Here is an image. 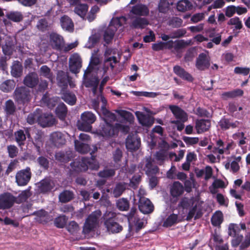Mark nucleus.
<instances>
[{
	"label": "nucleus",
	"instance_id": "1",
	"mask_svg": "<svg viewBox=\"0 0 250 250\" xmlns=\"http://www.w3.org/2000/svg\"><path fill=\"white\" fill-rule=\"evenodd\" d=\"M98 63L99 59L92 57L83 76V85L85 87H92L93 91L95 94L97 86L99 84V78L103 77L109 69L113 70L114 64L117 63V60L116 58L114 56L106 58L101 70L98 69Z\"/></svg>",
	"mask_w": 250,
	"mask_h": 250
},
{
	"label": "nucleus",
	"instance_id": "2",
	"mask_svg": "<svg viewBox=\"0 0 250 250\" xmlns=\"http://www.w3.org/2000/svg\"><path fill=\"white\" fill-rule=\"evenodd\" d=\"M115 112L122 118L121 123H116L114 125L109 123H104L101 130L97 131L96 133L105 138L114 137L117 135L119 131L127 133L129 130V127L127 124H131L134 121L133 115L130 112L124 110H116Z\"/></svg>",
	"mask_w": 250,
	"mask_h": 250
},
{
	"label": "nucleus",
	"instance_id": "3",
	"mask_svg": "<svg viewBox=\"0 0 250 250\" xmlns=\"http://www.w3.org/2000/svg\"><path fill=\"white\" fill-rule=\"evenodd\" d=\"M97 151V147L96 146L93 145L91 147L87 143H81L79 140V153L89 152L91 155L90 158H82L81 161L79 162V171H85L88 168L92 169L98 168V163L93 155Z\"/></svg>",
	"mask_w": 250,
	"mask_h": 250
},
{
	"label": "nucleus",
	"instance_id": "4",
	"mask_svg": "<svg viewBox=\"0 0 250 250\" xmlns=\"http://www.w3.org/2000/svg\"><path fill=\"white\" fill-rule=\"evenodd\" d=\"M126 21V18L124 16L113 18L111 20L104 35V39L106 43H109L112 40L115 31L125 24Z\"/></svg>",
	"mask_w": 250,
	"mask_h": 250
},
{
	"label": "nucleus",
	"instance_id": "5",
	"mask_svg": "<svg viewBox=\"0 0 250 250\" xmlns=\"http://www.w3.org/2000/svg\"><path fill=\"white\" fill-rule=\"evenodd\" d=\"M169 108L176 118V120L171 121V123L177 125V129L181 131L184 128V123L188 119L187 113L182 109L175 105H170Z\"/></svg>",
	"mask_w": 250,
	"mask_h": 250
},
{
	"label": "nucleus",
	"instance_id": "6",
	"mask_svg": "<svg viewBox=\"0 0 250 250\" xmlns=\"http://www.w3.org/2000/svg\"><path fill=\"white\" fill-rule=\"evenodd\" d=\"M116 213L111 211H106L104 215V224L107 230L113 233H118L122 229V227L115 221Z\"/></svg>",
	"mask_w": 250,
	"mask_h": 250
},
{
	"label": "nucleus",
	"instance_id": "7",
	"mask_svg": "<svg viewBox=\"0 0 250 250\" xmlns=\"http://www.w3.org/2000/svg\"><path fill=\"white\" fill-rule=\"evenodd\" d=\"M102 215L100 210H97L89 215L86 220L83 228L84 233H88L98 226L99 219Z\"/></svg>",
	"mask_w": 250,
	"mask_h": 250
},
{
	"label": "nucleus",
	"instance_id": "8",
	"mask_svg": "<svg viewBox=\"0 0 250 250\" xmlns=\"http://www.w3.org/2000/svg\"><path fill=\"white\" fill-rule=\"evenodd\" d=\"M15 99L19 104H24L31 99L30 91L24 86L17 87L14 91Z\"/></svg>",
	"mask_w": 250,
	"mask_h": 250
},
{
	"label": "nucleus",
	"instance_id": "9",
	"mask_svg": "<svg viewBox=\"0 0 250 250\" xmlns=\"http://www.w3.org/2000/svg\"><path fill=\"white\" fill-rule=\"evenodd\" d=\"M140 171H144L148 175L150 176L158 172L159 168L157 166L153 165L152 160L150 157H146L138 165Z\"/></svg>",
	"mask_w": 250,
	"mask_h": 250
},
{
	"label": "nucleus",
	"instance_id": "10",
	"mask_svg": "<svg viewBox=\"0 0 250 250\" xmlns=\"http://www.w3.org/2000/svg\"><path fill=\"white\" fill-rule=\"evenodd\" d=\"M96 116L90 111H85L81 115L83 123L79 125V130L90 132L92 129L91 124L94 123Z\"/></svg>",
	"mask_w": 250,
	"mask_h": 250
},
{
	"label": "nucleus",
	"instance_id": "11",
	"mask_svg": "<svg viewBox=\"0 0 250 250\" xmlns=\"http://www.w3.org/2000/svg\"><path fill=\"white\" fill-rule=\"evenodd\" d=\"M88 8L87 4H82L79 2V16L83 20H87L89 22H91L95 19V14L98 12L99 8L97 6H94L91 8L89 13L87 14Z\"/></svg>",
	"mask_w": 250,
	"mask_h": 250
},
{
	"label": "nucleus",
	"instance_id": "12",
	"mask_svg": "<svg viewBox=\"0 0 250 250\" xmlns=\"http://www.w3.org/2000/svg\"><path fill=\"white\" fill-rule=\"evenodd\" d=\"M32 173L29 167L18 171L15 176L16 182L19 186H26L31 178Z\"/></svg>",
	"mask_w": 250,
	"mask_h": 250
},
{
	"label": "nucleus",
	"instance_id": "13",
	"mask_svg": "<svg viewBox=\"0 0 250 250\" xmlns=\"http://www.w3.org/2000/svg\"><path fill=\"white\" fill-rule=\"evenodd\" d=\"M57 83L59 87L62 88V90L64 91L67 87L69 84L70 87L73 88L75 84L67 73L63 71H59L57 76Z\"/></svg>",
	"mask_w": 250,
	"mask_h": 250
},
{
	"label": "nucleus",
	"instance_id": "14",
	"mask_svg": "<svg viewBox=\"0 0 250 250\" xmlns=\"http://www.w3.org/2000/svg\"><path fill=\"white\" fill-rule=\"evenodd\" d=\"M232 143L223 142L221 139L217 140L213 146L212 152L215 154H228L232 146Z\"/></svg>",
	"mask_w": 250,
	"mask_h": 250
},
{
	"label": "nucleus",
	"instance_id": "15",
	"mask_svg": "<svg viewBox=\"0 0 250 250\" xmlns=\"http://www.w3.org/2000/svg\"><path fill=\"white\" fill-rule=\"evenodd\" d=\"M16 197L11 193L5 192L0 194V209L11 208L15 203Z\"/></svg>",
	"mask_w": 250,
	"mask_h": 250
},
{
	"label": "nucleus",
	"instance_id": "16",
	"mask_svg": "<svg viewBox=\"0 0 250 250\" xmlns=\"http://www.w3.org/2000/svg\"><path fill=\"white\" fill-rule=\"evenodd\" d=\"M49 41L52 48L59 51L61 50L62 45L65 43L63 37L55 32L50 34Z\"/></svg>",
	"mask_w": 250,
	"mask_h": 250
},
{
	"label": "nucleus",
	"instance_id": "17",
	"mask_svg": "<svg viewBox=\"0 0 250 250\" xmlns=\"http://www.w3.org/2000/svg\"><path fill=\"white\" fill-rule=\"evenodd\" d=\"M141 145L140 138L136 133L129 134L126 140V147L131 151L138 149Z\"/></svg>",
	"mask_w": 250,
	"mask_h": 250
},
{
	"label": "nucleus",
	"instance_id": "18",
	"mask_svg": "<svg viewBox=\"0 0 250 250\" xmlns=\"http://www.w3.org/2000/svg\"><path fill=\"white\" fill-rule=\"evenodd\" d=\"M149 12L148 7L146 5L140 3L136 4L132 7L129 15L140 17L147 16Z\"/></svg>",
	"mask_w": 250,
	"mask_h": 250
},
{
	"label": "nucleus",
	"instance_id": "19",
	"mask_svg": "<svg viewBox=\"0 0 250 250\" xmlns=\"http://www.w3.org/2000/svg\"><path fill=\"white\" fill-rule=\"evenodd\" d=\"M100 97L101 102H102L101 109L104 116V123H109L111 124V123L114 122L116 120V116L114 113L110 112L106 108L107 101L104 97L103 95H101Z\"/></svg>",
	"mask_w": 250,
	"mask_h": 250
},
{
	"label": "nucleus",
	"instance_id": "20",
	"mask_svg": "<svg viewBox=\"0 0 250 250\" xmlns=\"http://www.w3.org/2000/svg\"><path fill=\"white\" fill-rule=\"evenodd\" d=\"M138 207L140 211L144 214L150 213L154 209L152 203L146 198H141L139 199Z\"/></svg>",
	"mask_w": 250,
	"mask_h": 250
},
{
	"label": "nucleus",
	"instance_id": "21",
	"mask_svg": "<svg viewBox=\"0 0 250 250\" xmlns=\"http://www.w3.org/2000/svg\"><path fill=\"white\" fill-rule=\"evenodd\" d=\"M129 18L131 21L129 25L132 28L142 29L148 24L147 21L144 18L129 15Z\"/></svg>",
	"mask_w": 250,
	"mask_h": 250
},
{
	"label": "nucleus",
	"instance_id": "22",
	"mask_svg": "<svg viewBox=\"0 0 250 250\" xmlns=\"http://www.w3.org/2000/svg\"><path fill=\"white\" fill-rule=\"evenodd\" d=\"M55 184L49 178H45L38 183V190L41 193H46L50 191L54 187Z\"/></svg>",
	"mask_w": 250,
	"mask_h": 250
},
{
	"label": "nucleus",
	"instance_id": "23",
	"mask_svg": "<svg viewBox=\"0 0 250 250\" xmlns=\"http://www.w3.org/2000/svg\"><path fill=\"white\" fill-rule=\"evenodd\" d=\"M135 115L139 122L143 126L150 127L154 123V119L151 116L145 114L140 111H136Z\"/></svg>",
	"mask_w": 250,
	"mask_h": 250
},
{
	"label": "nucleus",
	"instance_id": "24",
	"mask_svg": "<svg viewBox=\"0 0 250 250\" xmlns=\"http://www.w3.org/2000/svg\"><path fill=\"white\" fill-rule=\"evenodd\" d=\"M209 60L208 57L204 53L199 54L197 58L196 66L199 70H204L209 66Z\"/></svg>",
	"mask_w": 250,
	"mask_h": 250
},
{
	"label": "nucleus",
	"instance_id": "25",
	"mask_svg": "<svg viewBox=\"0 0 250 250\" xmlns=\"http://www.w3.org/2000/svg\"><path fill=\"white\" fill-rule=\"evenodd\" d=\"M227 108L228 111L232 116L240 119L243 115L242 107L239 106L236 103L230 102Z\"/></svg>",
	"mask_w": 250,
	"mask_h": 250
},
{
	"label": "nucleus",
	"instance_id": "26",
	"mask_svg": "<svg viewBox=\"0 0 250 250\" xmlns=\"http://www.w3.org/2000/svg\"><path fill=\"white\" fill-rule=\"evenodd\" d=\"M210 122L208 120H197L195 123V129L198 133L207 131L210 127Z\"/></svg>",
	"mask_w": 250,
	"mask_h": 250
},
{
	"label": "nucleus",
	"instance_id": "27",
	"mask_svg": "<svg viewBox=\"0 0 250 250\" xmlns=\"http://www.w3.org/2000/svg\"><path fill=\"white\" fill-rule=\"evenodd\" d=\"M60 24L62 28L69 32L74 31V24L72 20L67 16L64 15L60 19Z\"/></svg>",
	"mask_w": 250,
	"mask_h": 250
},
{
	"label": "nucleus",
	"instance_id": "28",
	"mask_svg": "<svg viewBox=\"0 0 250 250\" xmlns=\"http://www.w3.org/2000/svg\"><path fill=\"white\" fill-rule=\"evenodd\" d=\"M50 140L58 147L64 145L66 142L64 135L59 131L51 133Z\"/></svg>",
	"mask_w": 250,
	"mask_h": 250
},
{
	"label": "nucleus",
	"instance_id": "29",
	"mask_svg": "<svg viewBox=\"0 0 250 250\" xmlns=\"http://www.w3.org/2000/svg\"><path fill=\"white\" fill-rule=\"evenodd\" d=\"M38 83L39 78L38 75L34 72L28 74L23 80L24 84L31 88L35 87Z\"/></svg>",
	"mask_w": 250,
	"mask_h": 250
},
{
	"label": "nucleus",
	"instance_id": "30",
	"mask_svg": "<svg viewBox=\"0 0 250 250\" xmlns=\"http://www.w3.org/2000/svg\"><path fill=\"white\" fill-rule=\"evenodd\" d=\"M136 209L132 208L128 215V220L129 223H133L139 229L142 228L144 226V222L138 218L136 215Z\"/></svg>",
	"mask_w": 250,
	"mask_h": 250
},
{
	"label": "nucleus",
	"instance_id": "31",
	"mask_svg": "<svg viewBox=\"0 0 250 250\" xmlns=\"http://www.w3.org/2000/svg\"><path fill=\"white\" fill-rule=\"evenodd\" d=\"M55 158L61 162L66 163L71 160L74 156L73 151L68 150L66 151H59L55 154Z\"/></svg>",
	"mask_w": 250,
	"mask_h": 250
},
{
	"label": "nucleus",
	"instance_id": "32",
	"mask_svg": "<svg viewBox=\"0 0 250 250\" xmlns=\"http://www.w3.org/2000/svg\"><path fill=\"white\" fill-rule=\"evenodd\" d=\"M32 214L36 215L35 219L40 223H46L50 220V217L48 212L43 209L35 211Z\"/></svg>",
	"mask_w": 250,
	"mask_h": 250
},
{
	"label": "nucleus",
	"instance_id": "33",
	"mask_svg": "<svg viewBox=\"0 0 250 250\" xmlns=\"http://www.w3.org/2000/svg\"><path fill=\"white\" fill-rule=\"evenodd\" d=\"M184 191V187L179 182H174L170 188V193L173 197L180 196Z\"/></svg>",
	"mask_w": 250,
	"mask_h": 250
},
{
	"label": "nucleus",
	"instance_id": "34",
	"mask_svg": "<svg viewBox=\"0 0 250 250\" xmlns=\"http://www.w3.org/2000/svg\"><path fill=\"white\" fill-rule=\"evenodd\" d=\"M173 71L176 75L184 80L189 82H191L193 80L191 75L179 66H175L173 67Z\"/></svg>",
	"mask_w": 250,
	"mask_h": 250
},
{
	"label": "nucleus",
	"instance_id": "35",
	"mask_svg": "<svg viewBox=\"0 0 250 250\" xmlns=\"http://www.w3.org/2000/svg\"><path fill=\"white\" fill-rule=\"evenodd\" d=\"M70 71L74 74L78 73V54L75 53L71 55L69 60Z\"/></svg>",
	"mask_w": 250,
	"mask_h": 250
},
{
	"label": "nucleus",
	"instance_id": "36",
	"mask_svg": "<svg viewBox=\"0 0 250 250\" xmlns=\"http://www.w3.org/2000/svg\"><path fill=\"white\" fill-rule=\"evenodd\" d=\"M22 73V66L19 61H14L11 66V74L15 78L20 77Z\"/></svg>",
	"mask_w": 250,
	"mask_h": 250
},
{
	"label": "nucleus",
	"instance_id": "37",
	"mask_svg": "<svg viewBox=\"0 0 250 250\" xmlns=\"http://www.w3.org/2000/svg\"><path fill=\"white\" fill-rule=\"evenodd\" d=\"M39 123L43 127L51 126L55 123V120L51 115L40 116Z\"/></svg>",
	"mask_w": 250,
	"mask_h": 250
},
{
	"label": "nucleus",
	"instance_id": "38",
	"mask_svg": "<svg viewBox=\"0 0 250 250\" xmlns=\"http://www.w3.org/2000/svg\"><path fill=\"white\" fill-rule=\"evenodd\" d=\"M181 221V218L177 214L172 213L164 220L163 226L165 227H169L179 223Z\"/></svg>",
	"mask_w": 250,
	"mask_h": 250
},
{
	"label": "nucleus",
	"instance_id": "39",
	"mask_svg": "<svg viewBox=\"0 0 250 250\" xmlns=\"http://www.w3.org/2000/svg\"><path fill=\"white\" fill-rule=\"evenodd\" d=\"M15 141L18 146L22 148V146L25 145L26 137L24 131L20 129L14 133Z\"/></svg>",
	"mask_w": 250,
	"mask_h": 250
},
{
	"label": "nucleus",
	"instance_id": "40",
	"mask_svg": "<svg viewBox=\"0 0 250 250\" xmlns=\"http://www.w3.org/2000/svg\"><path fill=\"white\" fill-rule=\"evenodd\" d=\"M241 160V157L238 156L236 157L230 163H227L225 164V167L227 169H229L232 172H237L240 169L239 163Z\"/></svg>",
	"mask_w": 250,
	"mask_h": 250
},
{
	"label": "nucleus",
	"instance_id": "41",
	"mask_svg": "<svg viewBox=\"0 0 250 250\" xmlns=\"http://www.w3.org/2000/svg\"><path fill=\"white\" fill-rule=\"evenodd\" d=\"M193 8V5L188 0H181L177 3V9L179 11L185 12L190 10Z\"/></svg>",
	"mask_w": 250,
	"mask_h": 250
},
{
	"label": "nucleus",
	"instance_id": "42",
	"mask_svg": "<svg viewBox=\"0 0 250 250\" xmlns=\"http://www.w3.org/2000/svg\"><path fill=\"white\" fill-rule=\"evenodd\" d=\"M56 114L58 118L62 121L65 120L67 113L66 106L63 103H60L55 110Z\"/></svg>",
	"mask_w": 250,
	"mask_h": 250
},
{
	"label": "nucleus",
	"instance_id": "43",
	"mask_svg": "<svg viewBox=\"0 0 250 250\" xmlns=\"http://www.w3.org/2000/svg\"><path fill=\"white\" fill-rule=\"evenodd\" d=\"M14 48V43L11 39L5 40V43L2 46L3 53L5 56H10L13 53Z\"/></svg>",
	"mask_w": 250,
	"mask_h": 250
},
{
	"label": "nucleus",
	"instance_id": "44",
	"mask_svg": "<svg viewBox=\"0 0 250 250\" xmlns=\"http://www.w3.org/2000/svg\"><path fill=\"white\" fill-rule=\"evenodd\" d=\"M167 151L166 150H160L154 155V158L158 165H162L167 158Z\"/></svg>",
	"mask_w": 250,
	"mask_h": 250
},
{
	"label": "nucleus",
	"instance_id": "45",
	"mask_svg": "<svg viewBox=\"0 0 250 250\" xmlns=\"http://www.w3.org/2000/svg\"><path fill=\"white\" fill-rule=\"evenodd\" d=\"M15 86V83L14 80H7L0 85V89L4 92H8L13 90Z\"/></svg>",
	"mask_w": 250,
	"mask_h": 250
},
{
	"label": "nucleus",
	"instance_id": "46",
	"mask_svg": "<svg viewBox=\"0 0 250 250\" xmlns=\"http://www.w3.org/2000/svg\"><path fill=\"white\" fill-rule=\"evenodd\" d=\"M62 99L66 103L70 105L74 104L77 101L75 95L69 92H63L62 95Z\"/></svg>",
	"mask_w": 250,
	"mask_h": 250
},
{
	"label": "nucleus",
	"instance_id": "47",
	"mask_svg": "<svg viewBox=\"0 0 250 250\" xmlns=\"http://www.w3.org/2000/svg\"><path fill=\"white\" fill-rule=\"evenodd\" d=\"M126 188V184L125 183H119L116 185L112 193L114 197L117 198L120 196Z\"/></svg>",
	"mask_w": 250,
	"mask_h": 250
},
{
	"label": "nucleus",
	"instance_id": "48",
	"mask_svg": "<svg viewBox=\"0 0 250 250\" xmlns=\"http://www.w3.org/2000/svg\"><path fill=\"white\" fill-rule=\"evenodd\" d=\"M227 24L230 26H233V30H240L243 27V24L239 18L234 17L230 18L228 21Z\"/></svg>",
	"mask_w": 250,
	"mask_h": 250
},
{
	"label": "nucleus",
	"instance_id": "49",
	"mask_svg": "<svg viewBox=\"0 0 250 250\" xmlns=\"http://www.w3.org/2000/svg\"><path fill=\"white\" fill-rule=\"evenodd\" d=\"M116 206L121 211H126L129 208V202L126 198H122L116 201Z\"/></svg>",
	"mask_w": 250,
	"mask_h": 250
},
{
	"label": "nucleus",
	"instance_id": "50",
	"mask_svg": "<svg viewBox=\"0 0 250 250\" xmlns=\"http://www.w3.org/2000/svg\"><path fill=\"white\" fill-rule=\"evenodd\" d=\"M6 17L14 22H20L22 21L23 16L21 12L18 11H11L7 13Z\"/></svg>",
	"mask_w": 250,
	"mask_h": 250
},
{
	"label": "nucleus",
	"instance_id": "51",
	"mask_svg": "<svg viewBox=\"0 0 250 250\" xmlns=\"http://www.w3.org/2000/svg\"><path fill=\"white\" fill-rule=\"evenodd\" d=\"M74 194L69 190H64L61 192L59 196V200L62 203H66L73 198Z\"/></svg>",
	"mask_w": 250,
	"mask_h": 250
},
{
	"label": "nucleus",
	"instance_id": "52",
	"mask_svg": "<svg viewBox=\"0 0 250 250\" xmlns=\"http://www.w3.org/2000/svg\"><path fill=\"white\" fill-rule=\"evenodd\" d=\"M4 109L6 115L8 116L14 114L16 107L14 102L11 100H9L5 102Z\"/></svg>",
	"mask_w": 250,
	"mask_h": 250
},
{
	"label": "nucleus",
	"instance_id": "53",
	"mask_svg": "<svg viewBox=\"0 0 250 250\" xmlns=\"http://www.w3.org/2000/svg\"><path fill=\"white\" fill-rule=\"evenodd\" d=\"M195 202V199L194 197H192L190 198L187 197H184L180 201L179 206L183 208H188L191 206H193Z\"/></svg>",
	"mask_w": 250,
	"mask_h": 250
},
{
	"label": "nucleus",
	"instance_id": "54",
	"mask_svg": "<svg viewBox=\"0 0 250 250\" xmlns=\"http://www.w3.org/2000/svg\"><path fill=\"white\" fill-rule=\"evenodd\" d=\"M223 216L221 211H216L212 216L211 221L214 226H219L223 222Z\"/></svg>",
	"mask_w": 250,
	"mask_h": 250
},
{
	"label": "nucleus",
	"instance_id": "55",
	"mask_svg": "<svg viewBox=\"0 0 250 250\" xmlns=\"http://www.w3.org/2000/svg\"><path fill=\"white\" fill-rule=\"evenodd\" d=\"M31 194L29 190H25L22 191L18 197H16L15 203L20 204L26 201L27 199L31 196Z\"/></svg>",
	"mask_w": 250,
	"mask_h": 250
},
{
	"label": "nucleus",
	"instance_id": "56",
	"mask_svg": "<svg viewBox=\"0 0 250 250\" xmlns=\"http://www.w3.org/2000/svg\"><path fill=\"white\" fill-rule=\"evenodd\" d=\"M232 137L233 139L237 141L239 146H242L246 143V137L245 136V133L243 132L238 131L235 133L233 135Z\"/></svg>",
	"mask_w": 250,
	"mask_h": 250
},
{
	"label": "nucleus",
	"instance_id": "57",
	"mask_svg": "<svg viewBox=\"0 0 250 250\" xmlns=\"http://www.w3.org/2000/svg\"><path fill=\"white\" fill-rule=\"evenodd\" d=\"M240 229L238 225L236 224H230L228 228V234L229 236H233L240 235Z\"/></svg>",
	"mask_w": 250,
	"mask_h": 250
},
{
	"label": "nucleus",
	"instance_id": "58",
	"mask_svg": "<svg viewBox=\"0 0 250 250\" xmlns=\"http://www.w3.org/2000/svg\"><path fill=\"white\" fill-rule=\"evenodd\" d=\"M183 20L177 17H173L170 18L168 21V24L174 28H178L182 25Z\"/></svg>",
	"mask_w": 250,
	"mask_h": 250
},
{
	"label": "nucleus",
	"instance_id": "59",
	"mask_svg": "<svg viewBox=\"0 0 250 250\" xmlns=\"http://www.w3.org/2000/svg\"><path fill=\"white\" fill-rule=\"evenodd\" d=\"M37 162L41 167L44 170H47L49 168V161L47 158L44 156H40L37 159Z\"/></svg>",
	"mask_w": 250,
	"mask_h": 250
},
{
	"label": "nucleus",
	"instance_id": "60",
	"mask_svg": "<svg viewBox=\"0 0 250 250\" xmlns=\"http://www.w3.org/2000/svg\"><path fill=\"white\" fill-rule=\"evenodd\" d=\"M201 213L200 211L197 210V206L195 205L189 211L187 216V219L190 220L194 217V219H196L201 216Z\"/></svg>",
	"mask_w": 250,
	"mask_h": 250
},
{
	"label": "nucleus",
	"instance_id": "61",
	"mask_svg": "<svg viewBox=\"0 0 250 250\" xmlns=\"http://www.w3.org/2000/svg\"><path fill=\"white\" fill-rule=\"evenodd\" d=\"M36 26L39 30L42 31L48 30L49 28V23L47 20L44 18L39 20Z\"/></svg>",
	"mask_w": 250,
	"mask_h": 250
},
{
	"label": "nucleus",
	"instance_id": "62",
	"mask_svg": "<svg viewBox=\"0 0 250 250\" xmlns=\"http://www.w3.org/2000/svg\"><path fill=\"white\" fill-rule=\"evenodd\" d=\"M115 174V169L112 168H105L102 171H100L98 175L103 178H108L114 176Z\"/></svg>",
	"mask_w": 250,
	"mask_h": 250
},
{
	"label": "nucleus",
	"instance_id": "63",
	"mask_svg": "<svg viewBox=\"0 0 250 250\" xmlns=\"http://www.w3.org/2000/svg\"><path fill=\"white\" fill-rule=\"evenodd\" d=\"M66 218L65 216H60L56 218L54 220L55 225L59 228H62L66 223Z\"/></svg>",
	"mask_w": 250,
	"mask_h": 250
},
{
	"label": "nucleus",
	"instance_id": "64",
	"mask_svg": "<svg viewBox=\"0 0 250 250\" xmlns=\"http://www.w3.org/2000/svg\"><path fill=\"white\" fill-rule=\"evenodd\" d=\"M67 230L73 235H76L78 230V225L75 221H71L66 227Z\"/></svg>",
	"mask_w": 250,
	"mask_h": 250
}]
</instances>
